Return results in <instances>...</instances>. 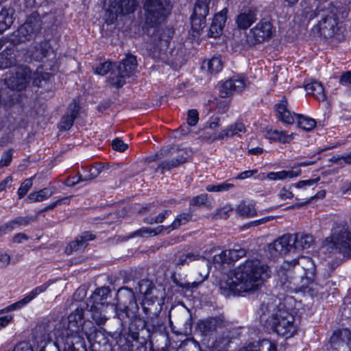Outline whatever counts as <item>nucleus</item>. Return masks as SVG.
<instances>
[{
    "label": "nucleus",
    "instance_id": "nucleus-1",
    "mask_svg": "<svg viewBox=\"0 0 351 351\" xmlns=\"http://www.w3.org/2000/svg\"><path fill=\"white\" fill-rule=\"evenodd\" d=\"M269 268L258 258H249L230 272L219 287L234 294L253 293L257 291L269 277Z\"/></svg>",
    "mask_w": 351,
    "mask_h": 351
},
{
    "label": "nucleus",
    "instance_id": "nucleus-2",
    "mask_svg": "<svg viewBox=\"0 0 351 351\" xmlns=\"http://www.w3.org/2000/svg\"><path fill=\"white\" fill-rule=\"evenodd\" d=\"M315 265L308 256L285 261L277 270L279 286L285 291L298 292L306 286L315 274Z\"/></svg>",
    "mask_w": 351,
    "mask_h": 351
},
{
    "label": "nucleus",
    "instance_id": "nucleus-3",
    "mask_svg": "<svg viewBox=\"0 0 351 351\" xmlns=\"http://www.w3.org/2000/svg\"><path fill=\"white\" fill-rule=\"evenodd\" d=\"M261 322L278 335L290 338L296 333L295 317L285 309V306L280 300L271 298L263 301L261 306Z\"/></svg>",
    "mask_w": 351,
    "mask_h": 351
},
{
    "label": "nucleus",
    "instance_id": "nucleus-4",
    "mask_svg": "<svg viewBox=\"0 0 351 351\" xmlns=\"http://www.w3.org/2000/svg\"><path fill=\"white\" fill-rule=\"evenodd\" d=\"M314 243L313 237L310 234L298 232L287 234L279 237L267 246V250L271 257L299 252L309 248Z\"/></svg>",
    "mask_w": 351,
    "mask_h": 351
},
{
    "label": "nucleus",
    "instance_id": "nucleus-5",
    "mask_svg": "<svg viewBox=\"0 0 351 351\" xmlns=\"http://www.w3.org/2000/svg\"><path fill=\"white\" fill-rule=\"evenodd\" d=\"M143 9V30L149 36H155L170 13V3L167 0H144Z\"/></svg>",
    "mask_w": 351,
    "mask_h": 351
},
{
    "label": "nucleus",
    "instance_id": "nucleus-6",
    "mask_svg": "<svg viewBox=\"0 0 351 351\" xmlns=\"http://www.w3.org/2000/svg\"><path fill=\"white\" fill-rule=\"evenodd\" d=\"M337 8L332 2L326 1L316 9V16L320 17V20L316 26L321 36L325 38H335L337 40L344 39L343 29L337 22L336 13Z\"/></svg>",
    "mask_w": 351,
    "mask_h": 351
},
{
    "label": "nucleus",
    "instance_id": "nucleus-7",
    "mask_svg": "<svg viewBox=\"0 0 351 351\" xmlns=\"http://www.w3.org/2000/svg\"><path fill=\"white\" fill-rule=\"evenodd\" d=\"M322 247L328 253H341L351 257V234L346 222L333 223L330 237L322 242Z\"/></svg>",
    "mask_w": 351,
    "mask_h": 351
},
{
    "label": "nucleus",
    "instance_id": "nucleus-8",
    "mask_svg": "<svg viewBox=\"0 0 351 351\" xmlns=\"http://www.w3.org/2000/svg\"><path fill=\"white\" fill-rule=\"evenodd\" d=\"M42 28V21L40 14L32 12L26 21L14 32L17 43L30 41L36 38Z\"/></svg>",
    "mask_w": 351,
    "mask_h": 351
},
{
    "label": "nucleus",
    "instance_id": "nucleus-9",
    "mask_svg": "<svg viewBox=\"0 0 351 351\" xmlns=\"http://www.w3.org/2000/svg\"><path fill=\"white\" fill-rule=\"evenodd\" d=\"M137 62L136 57L128 55L117 66V71L108 77L110 84L116 87H121L125 84V80L136 69Z\"/></svg>",
    "mask_w": 351,
    "mask_h": 351
},
{
    "label": "nucleus",
    "instance_id": "nucleus-10",
    "mask_svg": "<svg viewBox=\"0 0 351 351\" xmlns=\"http://www.w3.org/2000/svg\"><path fill=\"white\" fill-rule=\"evenodd\" d=\"M30 81V69L27 66H17L9 71V75L5 78L7 86L17 91L26 88Z\"/></svg>",
    "mask_w": 351,
    "mask_h": 351
},
{
    "label": "nucleus",
    "instance_id": "nucleus-11",
    "mask_svg": "<svg viewBox=\"0 0 351 351\" xmlns=\"http://www.w3.org/2000/svg\"><path fill=\"white\" fill-rule=\"evenodd\" d=\"M138 6L136 0H109L107 12L110 23H113L119 16L134 13Z\"/></svg>",
    "mask_w": 351,
    "mask_h": 351
},
{
    "label": "nucleus",
    "instance_id": "nucleus-12",
    "mask_svg": "<svg viewBox=\"0 0 351 351\" xmlns=\"http://www.w3.org/2000/svg\"><path fill=\"white\" fill-rule=\"evenodd\" d=\"M274 33L273 25L267 19H262L247 34V43L249 45H254L270 38Z\"/></svg>",
    "mask_w": 351,
    "mask_h": 351
},
{
    "label": "nucleus",
    "instance_id": "nucleus-13",
    "mask_svg": "<svg viewBox=\"0 0 351 351\" xmlns=\"http://www.w3.org/2000/svg\"><path fill=\"white\" fill-rule=\"evenodd\" d=\"M169 321H173L184 332L191 329L192 317L190 311L184 305H178L173 306L169 311Z\"/></svg>",
    "mask_w": 351,
    "mask_h": 351
},
{
    "label": "nucleus",
    "instance_id": "nucleus-14",
    "mask_svg": "<svg viewBox=\"0 0 351 351\" xmlns=\"http://www.w3.org/2000/svg\"><path fill=\"white\" fill-rule=\"evenodd\" d=\"M210 3V0H197L191 16V26L195 32H199L205 27Z\"/></svg>",
    "mask_w": 351,
    "mask_h": 351
},
{
    "label": "nucleus",
    "instance_id": "nucleus-15",
    "mask_svg": "<svg viewBox=\"0 0 351 351\" xmlns=\"http://www.w3.org/2000/svg\"><path fill=\"white\" fill-rule=\"evenodd\" d=\"M227 322L221 317H210L201 320L198 324L199 330L204 336H215L223 329Z\"/></svg>",
    "mask_w": 351,
    "mask_h": 351
},
{
    "label": "nucleus",
    "instance_id": "nucleus-16",
    "mask_svg": "<svg viewBox=\"0 0 351 351\" xmlns=\"http://www.w3.org/2000/svg\"><path fill=\"white\" fill-rule=\"evenodd\" d=\"M84 324V309L77 307L68 317L66 335L82 337Z\"/></svg>",
    "mask_w": 351,
    "mask_h": 351
},
{
    "label": "nucleus",
    "instance_id": "nucleus-17",
    "mask_svg": "<svg viewBox=\"0 0 351 351\" xmlns=\"http://www.w3.org/2000/svg\"><path fill=\"white\" fill-rule=\"evenodd\" d=\"M246 82L244 78L239 76H233L220 85V97L226 98L234 93H240L244 90Z\"/></svg>",
    "mask_w": 351,
    "mask_h": 351
},
{
    "label": "nucleus",
    "instance_id": "nucleus-18",
    "mask_svg": "<svg viewBox=\"0 0 351 351\" xmlns=\"http://www.w3.org/2000/svg\"><path fill=\"white\" fill-rule=\"evenodd\" d=\"M56 322H52V319L43 320L34 329L35 338L45 343L52 341L53 338H56Z\"/></svg>",
    "mask_w": 351,
    "mask_h": 351
},
{
    "label": "nucleus",
    "instance_id": "nucleus-19",
    "mask_svg": "<svg viewBox=\"0 0 351 351\" xmlns=\"http://www.w3.org/2000/svg\"><path fill=\"white\" fill-rule=\"evenodd\" d=\"M48 288V285L45 283L41 286L36 287L32 291H30L27 295L25 296L22 300L8 306L3 309L0 311V313H5L12 311H15L17 309L21 308L23 306L27 304L29 302H31L34 298H35L38 294L45 292Z\"/></svg>",
    "mask_w": 351,
    "mask_h": 351
},
{
    "label": "nucleus",
    "instance_id": "nucleus-20",
    "mask_svg": "<svg viewBox=\"0 0 351 351\" xmlns=\"http://www.w3.org/2000/svg\"><path fill=\"white\" fill-rule=\"evenodd\" d=\"M95 239L94 234L89 232H84L68 244L65 248V252L69 255L73 252L82 251L88 245V242Z\"/></svg>",
    "mask_w": 351,
    "mask_h": 351
},
{
    "label": "nucleus",
    "instance_id": "nucleus-21",
    "mask_svg": "<svg viewBox=\"0 0 351 351\" xmlns=\"http://www.w3.org/2000/svg\"><path fill=\"white\" fill-rule=\"evenodd\" d=\"M227 12V9L224 8L215 15L208 31L210 37L217 38L222 34L226 21Z\"/></svg>",
    "mask_w": 351,
    "mask_h": 351
},
{
    "label": "nucleus",
    "instance_id": "nucleus-22",
    "mask_svg": "<svg viewBox=\"0 0 351 351\" xmlns=\"http://www.w3.org/2000/svg\"><path fill=\"white\" fill-rule=\"evenodd\" d=\"M142 309L145 314L143 317L160 315L162 304L157 296L145 298L142 302Z\"/></svg>",
    "mask_w": 351,
    "mask_h": 351
},
{
    "label": "nucleus",
    "instance_id": "nucleus-23",
    "mask_svg": "<svg viewBox=\"0 0 351 351\" xmlns=\"http://www.w3.org/2000/svg\"><path fill=\"white\" fill-rule=\"evenodd\" d=\"M257 20V10L248 8L241 11L236 18V23L239 29H246Z\"/></svg>",
    "mask_w": 351,
    "mask_h": 351
},
{
    "label": "nucleus",
    "instance_id": "nucleus-24",
    "mask_svg": "<svg viewBox=\"0 0 351 351\" xmlns=\"http://www.w3.org/2000/svg\"><path fill=\"white\" fill-rule=\"evenodd\" d=\"M51 52L50 45L48 42H41L29 48L27 51L29 57L36 61H42L48 57Z\"/></svg>",
    "mask_w": 351,
    "mask_h": 351
},
{
    "label": "nucleus",
    "instance_id": "nucleus-25",
    "mask_svg": "<svg viewBox=\"0 0 351 351\" xmlns=\"http://www.w3.org/2000/svg\"><path fill=\"white\" fill-rule=\"evenodd\" d=\"M79 111V105L73 101V102L69 105L66 113L62 117L59 123L60 129L61 130H69L72 127Z\"/></svg>",
    "mask_w": 351,
    "mask_h": 351
},
{
    "label": "nucleus",
    "instance_id": "nucleus-26",
    "mask_svg": "<svg viewBox=\"0 0 351 351\" xmlns=\"http://www.w3.org/2000/svg\"><path fill=\"white\" fill-rule=\"evenodd\" d=\"M144 327L149 333H162L165 331L166 327L160 315L143 317Z\"/></svg>",
    "mask_w": 351,
    "mask_h": 351
},
{
    "label": "nucleus",
    "instance_id": "nucleus-27",
    "mask_svg": "<svg viewBox=\"0 0 351 351\" xmlns=\"http://www.w3.org/2000/svg\"><path fill=\"white\" fill-rule=\"evenodd\" d=\"M227 326L226 324L225 329L215 335L213 346L219 351L225 350L233 338V332Z\"/></svg>",
    "mask_w": 351,
    "mask_h": 351
},
{
    "label": "nucleus",
    "instance_id": "nucleus-28",
    "mask_svg": "<svg viewBox=\"0 0 351 351\" xmlns=\"http://www.w3.org/2000/svg\"><path fill=\"white\" fill-rule=\"evenodd\" d=\"M122 290H125L127 291L129 303L126 306H125V308L128 313V317H129V321L132 322L138 316V306L135 301V296L132 289L129 288H123L120 289L119 291Z\"/></svg>",
    "mask_w": 351,
    "mask_h": 351
},
{
    "label": "nucleus",
    "instance_id": "nucleus-29",
    "mask_svg": "<svg viewBox=\"0 0 351 351\" xmlns=\"http://www.w3.org/2000/svg\"><path fill=\"white\" fill-rule=\"evenodd\" d=\"M308 95H312L318 101H324L326 95L322 84L315 80H312L304 86Z\"/></svg>",
    "mask_w": 351,
    "mask_h": 351
},
{
    "label": "nucleus",
    "instance_id": "nucleus-30",
    "mask_svg": "<svg viewBox=\"0 0 351 351\" xmlns=\"http://www.w3.org/2000/svg\"><path fill=\"white\" fill-rule=\"evenodd\" d=\"M245 132L246 129L244 124L240 122H237L234 125L228 127L227 129L222 130L217 136L213 137L212 141L235 135L240 136L241 133H245Z\"/></svg>",
    "mask_w": 351,
    "mask_h": 351
},
{
    "label": "nucleus",
    "instance_id": "nucleus-31",
    "mask_svg": "<svg viewBox=\"0 0 351 351\" xmlns=\"http://www.w3.org/2000/svg\"><path fill=\"white\" fill-rule=\"evenodd\" d=\"M351 339V332L348 329L336 330L330 337V343L336 349L342 346L346 340Z\"/></svg>",
    "mask_w": 351,
    "mask_h": 351
},
{
    "label": "nucleus",
    "instance_id": "nucleus-32",
    "mask_svg": "<svg viewBox=\"0 0 351 351\" xmlns=\"http://www.w3.org/2000/svg\"><path fill=\"white\" fill-rule=\"evenodd\" d=\"M110 295V289L108 287H101L97 289L93 295V304H98L100 306L107 308L108 303L106 300Z\"/></svg>",
    "mask_w": 351,
    "mask_h": 351
},
{
    "label": "nucleus",
    "instance_id": "nucleus-33",
    "mask_svg": "<svg viewBox=\"0 0 351 351\" xmlns=\"http://www.w3.org/2000/svg\"><path fill=\"white\" fill-rule=\"evenodd\" d=\"M16 62L14 50L6 48L0 53V69H6L14 65Z\"/></svg>",
    "mask_w": 351,
    "mask_h": 351
},
{
    "label": "nucleus",
    "instance_id": "nucleus-34",
    "mask_svg": "<svg viewBox=\"0 0 351 351\" xmlns=\"http://www.w3.org/2000/svg\"><path fill=\"white\" fill-rule=\"evenodd\" d=\"M276 115L279 120L285 123L291 124L294 121V118L287 108V101H282L276 105Z\"/></svg>",
    "mask_w": 351,
    "mask_h": 351
},
{
    "label": "nucleus",
    "instance_id": "nucleus-35",
    "mask_svg": "<svg viewBox=\"0 0 351 351\" xmlns=\"http://www.w3.org/2000/svg\"><path fill=\"white\" fill-rule=\"evenodd\" d=\"M14 10L11 8H3L0 12V33H3L13 23Z\"/></svg>",
    "mask_w": 351,
    "mask_h": 351
},
{
    "label": "nucleus",
    "instance_id": "nucleus-36",
    "mask_svg": "<svg viewBox=\"0 0 351 351\" xmlns=\"http://www.w3.org/2000/svg\"><path fill=\"white\" fill-rule=\"evenodd\" d=\"M202 67L204 69H207L212 74L217 73L223 68V61L220 56H213L212 58L205 60Z\"/></svg>",
    "mask_w": 351,
    "mask_h": 351
},
{
    "label": "nucleus",
    "instance_id": "nucleus-37",
    "mask_svg": "<svg viewBox=\"0 0 351 351\" xmlns=\"http://www.w3.org/2000/svg\"><path fill=\"white\" fill-rule=\"evenodd\" d=\"M186 161V157L182 154L178 155L176 158L169 160H165L162 162L158 167L157 169H160L161 173H163L165 170H171L173 168L178 167L181 164Z\"/></svg>",
    "mask_w": 351,
    "mask_h": 351
},
{
    "label": "nucleus",
    "instance_id": "nucleus-38",
    "mask_svg": "<svg viewBox=\"0 0 351 351\" xmlns=\"http://www.w3.org/2000/svg\"><path fill=\"white\" fill-rule=\"evenodd\" d=\"M192 212L190 210L188 213H182L177 215L174 221L171 225L166 228L169 231L173 230L179 228L181 226L186 224L192 220Z\"/></svg>",
    "mask_w": 351,
    "mask_h": 351
},
{
    "label": "nucleus",
    "instance_id": "nucleus-39",
    "mask_svg": "<svg viewBox=\"0 0 351 351\" xmlns=\"http://www.w3.org/2000/svg\"><path fill=\"white\" fill-rule=\"evenodd\" d=\"M236 212L241 216L252 217L256 215V211L254 204L243 201L238 205Z\"/></svg>",
    "mask_w": 351,
    "mask_h": 351
},
{
    "label": "nucleus",
    "instance_id": "nucleus-40",
    "mask_svg": "<svg viewBox=\"0 0 351 351\" xmlns=\"http://www.w3.org/2000/svg\"><path fill=\"white\" fill-rule=\"evenodd\" d=\"M104 308L98 304H93L90 306V311L92 313V318L99 326L104 324L107 320V317L104 313Z\"/></svg>",
    "mask_w": 351,
    "mask_h": 351
},
{
    "label": "nucleus",
    "instance_id": "nucleus-41",
    "mask_svg": "<svg viewBox=\"0 0 351 351\" xmlns=\"http://www.w3.org/2000/svg\"><path fill=\"white\" fill-rule=\"evenodd\" d=\"M164 230V226H160L155 229L151 228L144 227L134 232H132L128 237L133 238L135 237H147L149 235H156L160 233Z\"/></svg>",
    "mask_w": 351,
    "mask_h": 351
},
{
    "label": "nucleus",
    "instance_id": "nucleus-42",
    "mask_svg": "<svg viewBox=\"0 0 351 351\" xmlns=\"http://www.w3.org/2000/svg\"><path fill=\"white\" fill-rule=\"evenodd\" d=\"M297 118L298 125L306 131H311L316 126L315 119L303 116L302 114H295Z\"/></svg>",
    "mask_w": 351,
    "mask_h": 351
},
{
    "label": "nucleus",
    "instance_id": "nucleus-43",
    "mask_svg": "<svg viewBox=\"0 0 351 351\" xmlns=\"http://www.w3.org/2000/svg\"><path fill=\"white\" fill-rule=\"evenodd\" d=\"M201 258L202 256L197 253L189 252L182 254L176 257V263L178 265L182 266L184 265H189L192 261L199 260Z\"/></svg>",
    "mask_w": 351,
    "mask_h": 351
},
{
    "label": "nucleus",
    "instance_id": "nucleus-44",
    "mask_svg": "<svg viewBox=\"0 0 351 351\" xmlns=\"http://www.w3.org/2000/svg\"><path fill=\"white\" fill-rule=\"evenodd\" d=\"M154 288L153 283L147 280L143 279L138 282L136 291L147 297H153L152 295V290Z\"/></svg>",
    "mask_w": 351,
    "mask_h": 351
},
{
    "label": "nucleus",
    "instance_id": "nucleus-45",
    "mask_svg": "<svg viewBox=\"0 0 351 351\" xmlns=\"http://www.w3.org/2000/svg\"><path fill=\"white\" fill-rule=\"evenodd\" d=\"M254 351H276V348L270 341L263 339L253 342Z\"/></svg>",
    "mask_w": 351,
    "mask_h": 351
},
{
    "label": "nucleus",
    "instance_id": "nucleus-46",
    "mask_svg": "<svg viewBox=\"0 0 351 351\" xmlns=\"http://www.w3.org/2000/svg\"><path fill=\"white\" fill-rule=\"evenodd\" d=\"M267 138L279 141L281 143H286L287 141V136L283 131H279L278 130H269L266 132Z\"/></svg>",
    "mask_w": 351,
    "mask_h": 351
},
{
    "label": "nucleus",
    "instance_id": "nucleus-47",
    "mask_svg": "<svg viewBox=\"0 0 351 351\" xmlns=\"http://www.w3.org/2000/svg\"><path fill=\"white\" fill-rule=\"evenodd\" d=\"M233 210L231 205L226 204L221 208L217 209L215 214L211 216L213 219L217 220L219 219H227L230 213Z\"/></svg>",
    "mask_w": 351,
    "mask_h": 351
},
{
    "label": "nucleus",
    "instance_id": "nucleus-48",
    "mask_svg": "<svg viewBox=\"0 0 351 351\" xmlns=\"http://www.w3.org/2000/svg\"><path fill=\"white\" fill-rule=\"evenodd\" d=\"M230 262H235L246 255V250L239 246L228 250Z\"/></svg>",
    "mask_w": 351,
    "mask_h": 351
},
{
    "label": "nucleus",
    "instance_id": "nucleus-49",
    "mask_svg": "<svg viewBox=\"0 0 351 351\" xmlns=\"http://www.w3.org/2000/svg\"><path fill=\"white\" fill-rule=\"evenodd\" d=\"M315 275L308 280L306 286L301 291L309 292L312 295H317L322 289V287L317 282H315Z\"/></svg>",
    "mask_w": 351,
    "mask_h": 351
},
{
    "label": "nucleus",
    "instance_id": "nucleus-50",
    "mask_svg": "<svg viewBox=\"0 0 351 351\" xmlns=\"http://www.w3.org/2000/svg\"><path fill=\"white\" fill-rule=\"evenodd\" d=\"M234 187V184L228 182H223L217 185H208L206 190L210 192L227 191Z\"/></svg>",
    "mask_w": 351,
    "mask_h": 351
},
{
    "label": "nucleus",
    "instance_id": "nucleus-51",
    "mask_svg": "<svg viewBox=\"0 0 351 351\" xmlns=\"http://www.w3.org/2000/svg\"><path fill=\"white\" fill-rule=\"evenodd\" d=\"M176 149L173 147H167L165 149H160V152L156 153L154 156L149 158V160H155L156 159H161L170 156H172L176 153Z\"/></svg>",
    "mask_w": 351,
    "mask_h": 351
},
{
    "label": "nucleus",
    "instance_id": "nucleus-52",
    "mask_svg": "<svg viewBox=\"0 0 351 351\" xmlns=\"http://www.w3.org/2000/svg\"><path fill=\"white\" fill-rule=\"evenodd\" d=\"M228 256V250L222 251L220 254L214 256L213 262L215 264H219V265L224 263H230Z\"/></svg>",
    "mask_w": 351,
    "mask_h": 351
},
{
    "label": "nucleus",
    "instance_id": "nucleus-53",
    "mask_svg": "<svg viewBox=\"0 0 351 351\" xmlns=\"http://www.w3.org/2000/svg\"><path fill=\"white\" fill-rule=\"evenodd\" d=\"M32 186V178H28L25 180V181L21 184V186L18 190V195L19 198H22L24 197L29 189Z\"/></svg>",
    "mask_w": 351,
    "mask_h": 351
},
{
    "label": "nucleus",
    "instance_id": "nucleus-54",
    "mask_svg": "<svg viewBox=\"0 0 351 351\" xmlns=\"http://www.w3.org/2000/svg\"><path fill=\"white\" fill-rule=\"evenodd\" d=\"M35 219L36 218L32 216L17 217L13 219L16 228L19 226H26L34 221Z\"/></svg>",
    "mask_w": 351,
    "mask_h": 351
},
{
    "label": "nucleus",
    "instance_id": "nucleus-55",
    "mask_svg": "<svg viewBox=\"0 0 351 351\" xmlns=\"http://www.w3.org/2000/svg\"><path fill=\"white\" fill-rule=\"evenodd\" d=\"M101 165H97L89 168V174L84 178V180H90L97 178L101 171Z\"/></svg>",
    "mask_w": 351,
    "mask_h": 351
},
{
    "label": "nucleus",
    "instance_id": "nucleus-56",
    "mask_svg": "<svg viewBox=\"0 0 351 351\" xmlns=\"http://www.w3.org/2000/svg\"><path fill=\"white\" fill-rule=\"evenodd\" d=\"M111 62H104L101 63L98 66L94 68L95 73L101 75H104L110 70Z\"/></svg>",
    "mask_w": 351,
    "mask_h": 351
},
{
    "label": "nucleus",
    "instance_id": "nucleus-57",
    "mask_svg": "<svg viewBox=\"0 0 351 351\" xmlns=\"http://www.w3.org/2000/svg\"><path fill=\"white\" fill-rule=\"evenodd\" d=\"M62 318H52V322H56V323H58L56 324V328H55V337L60 336L61 335H63V330L66 331V328H65L64 324L65 323L62 322Z\"/></svg>",
    "mask_w": 351,
    "mask_h": 351
},
{
    "label": "nucleus",
    "instance_id": "nucleus-58",
    "mask_svg": "<svg viewBox=\"0 0 351 351\" xmlns=\"http://www.w3.org/2000/svg\"><path fill=\"white\" fill-rule=\"evenodd\" d=\"M207 195L202 194L195 197H193L190 201L191 206H201L202 205H206Z\"/></svg>",
    "mask_w": 351,
    "mask_h": 351
},
{
    "label": "nucleus",
    "instance_id": "nucleus-59",
    "mask_svg": "<svg viewBox=\"0 0 351 351\" xmlns=\"http://www.w3.org/2000/svg\"><path fill=\"white\" fill-rule=\"evenodd\" d=\"M12 150L10 149V150L5 152L3 154L0 160V169L1 168H3V167L8 166L12 161Z\"/></svg>",
    "mask_w": 351,
    "mask_h": 351
},
{
    "label": "nucleus",
    "instance_id": "nucleus-60",
    "mask_svg": "<svg viewBox=\"0 0 351 351\" xmlns=\"http://www.w3.org/2000/svg\"><path fill=\"white\" fill-rule=\"evenodd\" d=\"M199 120L198 112L196 110H190L188 112L187 123L190 126L195 125Z\"/></svg>",
    "mask_w": 351,
    "mask_h": 351
},
{
    "label": "nucleus",
    "instance_id": "nucleus-61",
    "mask_svg": "<svg viewBox=\"0 0 351 351\" xmlns=\"http://www.w3.org/2000/svg\"><path fill=\"white\" fill-rule=\"evenodd\" d=\"M47 75V73L43 74L39 71L34 72L32 75L30 73V80H32L34 85L39 86L41 82L45 79V75Z\"/></svg>",
    "mask_w": 351,
    "mask_h": 351
},
{
    "label": "nucleus",
    "instance_id": "nucleus-62",
    "mask_svg": "<svg viewBox=\"0 0 351 351\" xmlns=\"http://www.w3.org/2000/svg\"><path fill=\"white\" fill-rule=\"evenodd\" d=\"M112 147L114 150L122 152L128 147V145L124 143L120 138H117L112 141Z\"/></svg>",
    "mask_w": 351,
    "mask_h": 351
},
{
    "label": "nucleus",
    "instance_id": "nucleus-63",
    "mask_svg": "<svg viewBox=\"0 0 351 351\" xmlns=\"http://www.w3.org/2000/svg\"><path fill=\"white\" fill-rule=\"evenodd\" d=\"M16 228V226L15 225L14 220L12 219L11 221L0 226V235L2 234H7Z\"/></svg>",
    "mask_w": 351,
    "mask_h": 351
},
{
    "label": "nucleus",
    "instance_id": "nucleus-64",
    "mask_svg": "<svg viewBox=\"0 0 351 351\" xmlns=\"http://www.w3.org/2000/svg\"><path fill=\"white\" fill-rule=\"evenodd\" d=\"M115 312L117 317L119 318V319L121 322V323H127L129 321V317H128V313L126 312V310L125 307L123 308L115 307Z\"/></svg>",
    "mask_w": 351,
    "mask_h": 351
}]
</instances>
